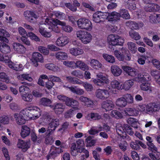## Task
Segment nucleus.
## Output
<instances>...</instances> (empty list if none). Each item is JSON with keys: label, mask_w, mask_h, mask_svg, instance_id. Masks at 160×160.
<instances>
[{"label": "nucleus", "mask_w": 160, "mask_h": 160, "mask_svg": "<svg viewBox=\"0 0 160 160\" xmlns=\"http://www.w3.org/2000/svg\"><path fill=\"white\" fill-rule=\"evenodd\" d=\"M39 24L41 25L44 24L48 25L49 29L57 33H59L60 32V29L57 26L58 25L61 26L62 30L65 32H70L73 30L71 26L67 25L66 22L60 21L58 19L43 18L40 22Z\"/></svg>", "instance_id": "1"}, {"label": "nucleus", "mask_w": 160, "mask_h": 160, "mask_svg": "<svg viewBox=\"0 0 160 160\" xmlns=\"http://www.w3.org/2000/svg\"><path fill=\"white\" fill-rule=\"evenodd\" d=\"M52 101L50 99L45 98H41L40 102V104L44 106H49L51 108H52L57 114H59L63 112L65 108V106L63 104L57 103L53 106L50 105Z\"/></svg>", "instance_id": "2"}, {"label": "nucleus", "mask_w": 160, "mask_h": 160, "mask_svg": "<svg viewBox=\"0 0 160 160\" xmlns=\"http://www.w3.org/2000/svg\"><path fill=\"white\" fill-rule=\"evenodd\" d=\"M27 112V118L29 120H35L41 116L42 111L39 108L36 106H30L24 108Z\"/></svg>", "instance_id": "3"}, {"label": "nucleus", "mask_w": 160, "mask_h": 160, "mask_svg": "<svg viewBox=\"0 0 160 160\" xmlns=\"http://www.w3.org/2000/svg\"><path fill=\"white\" fill-rule=\"evenodd\" d=\"M77 37L84 44H88L90 42L92 39L91 34L86 31L79 30L76 32Z\"/></svg>", "instance_id": "4"}, {"label": "nucleus", "mask_w": 160, "mask_h": 160, "mask_svg": "<svg viewBox=\"0 0 160 160\" xmlns=\"http://www.w3.org/2000/svg\"><path fill=\"white\" fill-rule=\"evenodd\" d=\"M26 112L24 109L21 111L19 113H15L13 114V117L15 119L17 124L18 125H22L25 124L28 119L27 118V112Z\"/></svg>", "instance_id": "5"}, {"label": "nucleus", "mask_w": 160, "mask_h": 160, "mask_svg": "<svg viewBox=\"0 0 160 160\" xmlns=\"http://www.w3.org/2000/svg\"><path fill=\"white\" fill-rule=\"evenodd\" d=\"M77 24L79 28L90 31L92 29L91 22L88 19L81 18L77 21Z\"/></svg>", "instance_id": "6"}, {"label": "nucleus", "mask_w": 160, "mask_h": 160, "mask_svg": "<svg viewBox=\"0 0 160 160\" xmlns=\"http://www.w3.org/2000/svg\"><path fill=\"white\" fill-rule=\"evenodd\" d=\"M82 152L84 153L85 155L83 154L82 155L81 160H84L85 158V157L87 158L89 157V152L88 151L86 150H83V151H82L81 149L78 148L77 147H76V144L74 143H72L71 144V153L72 156H75L78 155V152Z\"/></svg>", "instance_id": "7"}, {"label": "nucleus", "mask_w": 160, "mask_h": 160, "mask_svg": "<svg viewBox=\"0 0 160 160\" xmlns=\"http://www.w3.org/2000/svg\"><path fill=\"white\" fill-rule=\"evenodd\" d=\"M108 40L110 44L113 46L122 45L124 42L123 38L115 34H110L108 38Z\"/></svg>", "instance_id": "8"}, {"label": "nucleus", "mask_w": 160, "mask_h": 160, "mask_svg": "<svg viewBox=\"0 0 160 160\" xmlns=\"http://www.w3.org/2000/svg\"><path fill=\"white\" fill-rule=\"evenodd\" d=\"M42 17H47V18L49 19H54L51 18L53 16H54L56 18L60 19H62L64 16V14L58 11H46L44 14L42 15Z\"/></svg>", "instance_id": "9"}, {"label": "nucleus", "mask_w": 160, "mask_h": 160, "mask_svg": "<svg viewBox=\"0 0 160 160\" xmlns=\"http://www.w3.org/2000/svg\"><path fill=\"white\" fill-rule=\"evenodd\" d=\"M23 16L25 19L30 22H33L34 19H36L39 17L34 12L29 10H26L24 12Z\"/></svg>", "instance_id": "10"}, {"label": "nucleus", "mask_w": 160, "mask_h": 160, "mask_svg": "<svg viewBox=\"0 0 160 160\" xmlns=\"http://www.w3.org/2000/svg\"><path fill=\"white\" fill-rule=\"evenodd\" d=\"M31 61L34 66L37 67L38 65V62H43V58L41 54L38 52H34L32 55Z\"/></svg>", "instance_id": "11"}, {"label": "nucleus", "mask_w": 160, "mask_h": 160, "mask_svg": "<svg viewBox=\"0 0 160 160\" xmlns=\"http://www.w3.org/2000/svg\"><path fill=\"white\" fill-rule=\"evenodd\" d=\"M17 146L18 148L21 149L22 151L26 152L30 147V141L18 139L17 143Z\"/></svg>", "instance_id": "12"}, {"label": "nucleus", "mask_w": 160, "mask_h": 160, "mask_svg": "<svg viewBox=\"0 0 160 160\" xmlns=\"http://www.w3.org/2000/svg\"><path fill=\"white\" fill-rule=\"evenodd\" d=\"M69 42V38L66 36L59 37L55 42L56 45L59 47H63L68 44Z\"/></svg>", "instance_id": "13"}, {"label": "nucleus", "mask_w": 160, "mask_h": 160, "mask_svg": "<svg viewBox=\"0 0 160 160\" xmlns=\"http://www.w3.org/2000/svg\"><path fill=\"white\" fill-rule=\"evenodd\" d=\"M62 152L63 150L61 148L54 147L52 148L49 153L47 156V160L51 158H54L58 154Z\"/></svg>", "instance_id": "14"}, {"label": "nucleus", "mask_w": 160, "mask_h": 160, "mask_svg": "<svg viewBox=\"0 0 160 160\" xmlns=\"http://www.w3.org/2000/svg\"><path fill=\"white\" fill-rule=\"evenodd\" d=\"M114 107V105L112 102L109 100L103 101L102 104V109H104L105 111L112 110Z\"/></svg>", "instance_id": "15"}, {"label": "nucleus", "mask_w": 160, "mask_h": 160, "mask_svg": "<svg viewBox=\"0 0 160 160\" xmlns=\"http://www.w3.org/2000/svg\"><path fill=\"white\" fill-rule=\"evenodd\" d=\"M12 46L14 50L18 53L23 54L25 52V48L20 43L18 42L14 43L12 44Z\"/></svg>", "instance_id": "16"}, {"label": "nucleus", "mask_w": 160, "mask_h": 160, "mask_svg": "<svg viewBox=\"0 0 160 160\" xmlns=\"http://www.w3.org/2000/svg\"><path fill=\"white\" fill-rule=\"evenodd\" d=\"M69 52L72 55L77 56L83 54L84 51L82 49L78 47H73L69 49Z\"/></svg>", "instance_id": "17"}, {"label": "nucleus", "mask_w": 160, "mask_h": 160, "mask_svg": "<svg viewBox=\"0 0 160 160\" xmlns=\"http://www.w3.org/2000/svg\"><path fill=\"white\" fill-rule=\"evenodd\" d=\"M109 80L108 75L101 72V87L109 86Z\"/></svg>", "instance_id": "18"}, {"label": "nucleus", "mask_w": 160, "mask_h": 160, "mask_svg": "<svg viewBox=\"0 0 160 160\" xmlns=\"http://www.w3.org/2000/svg\"><path fill=\"white\" fill-rule=\"evenodd\" d=\"M75 67L79 68L82 70L85 71L88 70L89 69V67L81 60H77L76 62H75Z\"/></svg>", "instance_id": "19"}, {"label": "nucleus", "mask_w": 160, "mask_h": 160, "mask_svg": "<svg viewBox=\"0 0 160 160\" xmlns=\"http://www.w3.org/2000/svg\"><path fill=\"white\" fill-rule=\"evenodd\" d=\"M59 120L58 119L51 118L50 122L49 124V128H51V131L49 134H50L51 131H54L57 127L59 125Z\"/></svg>", "instance_id": "20"}, {"label": "nucleus", "mask_w": 160, "mask_h": 160, "mask_svg": "<svg viewBox=\"0 0 160 160\" xmlns=\"http://www.w3.org/2000/svg\"><path fill=\"white\" fill-rule=\"evenodd\" d=\"M30 132V128L26 125L22 126L20 134L21 137L24 138L29 135Z\"/></svg>", "instance_id": "21"}, {"label": "nucleus", "mask_w": 160, "mask_h": 160, "mask_svg": "<svg viewBox=\"0 0 160 160\" xmlns=\"http://www.w3.org/2000/svg\"><path fill=\"white\" fill-rule=\"evenodd\" d=\"M109 86L101 87V99L107 98L109 96Z\"/></svg>", "instance_id": "22"}, {"label": "nucleus", "mask_w": 160, "mask_h": 160, "mask_svg": "<svg viewBox=\"0 0 160 160\" xmlns=\"http://www.w3.org/2000/svg\"><path fill=\"white\" fill-rule=\"evenodd\" d=\"M111 72L115 76H118L120 75L122 72V70L118 66L113 65L111 67Z\"/></svg>", "instance_id": "23"}, {"label": "nucleus", "mask_w": 160, "mask_h": 160, "mask_svg": "<svg viewBox=\"0 0 160 160\" xmlns=\"http://www.w3.org/2000/svg\"><path fill=\"white\" fill-rule=\"evenodd\" d=\"M73 5L75 6H74L71 5L69 3H66L65 5L67 8L75 12L77 10V7L80 6V4L77 0H74L73 1Z\"/></svg>", "instance_id": "24"}, {"label": "nucleus", "mask_w": 160, "mask_h": 160, "mask_svg": "<svg viewBox=\"0 0 160 160\" xmlns=\"http://www.w3.org/2000/svg\"><path fill=\"white\" fill-rule=\"evenodd\" d=\"M39 32L42 36L45 38H49L52 36L50 32L48 31L46 28L42 26L39 27Z\"/></svg>", "instance_id": "25"}, {"label": "nucleus", "mask_w": 160, "mask_h": 160, "mask_svg": "<svg viewBox=\"0 0 160 160\" xmlns=\"http://www.w3.org/2000/svg\"><path fill=\"white\" fill-rule=\"evenodd\" d=\"M51 118L50 116L48 114L43 115L40 118V123L43 126L47 125L48 122L50 121Z\"/></svg>", "instance_id": "26"}, {"label": "nucleus", "mask_w": 160, "mask_h": 160, "mask_svg": "<svg viewBox=\"0 0 160 160\" xmlns=\"http://www.w3.org/2000/svg\"><path fill=\"white\" fill-rule=\"evenodd\" d=\"M56 58L59 60H65L68 58V55L67 53L59 51L57 52L55 54Z\"/></svg>", "instance_id": "27"}, {"label": "nucleus", "mask_w": 160, "mask_h": 160, "mask_svg": "<svg viewBox=\"0 0 160 160\" xmlns=\"http://www.w3.org/2000/svg\"><path fill=\"white\" fill-rule=\"evenodd\" d=\"M117 14L118 15L119 19H120V17L125 19H128L130 18L128 11L125 9H121L119 13L117 12Z\"/></svg>", "instance_id": "28"}, {"label": "nucleus", "mask_w": 160, "mask_h": 160, "mask_svg": "<svg viewBox=\"0 0 160 160\" xmlns=\"http://www.w3.org/2000/svg\"><path fill=\"white\" fill-rule=\"evenodd\" d=\"M0 50L4 54H8L11 51L9 46L1 42H0Z\"/></svg>", "instance_id": "29"}, {"label": "nucleus", "mask_w": 160, "mask_h": 160, "mask_svg": "<svg viewBox=\"0 0 160 160\" xmlns=\"http://www.w3.org/2000/svg\"><path fill=\"white\" fill-rule=\"evenodd\" d=\"M134 83V80L133 79H129L126 81L123 86V88L125 90H129L133 85Z\"/></svg>", "instance_id": "30"}, {"label": "nucleus", "mask_w": 160, "mask_h": 160, "mask_svg": "<svg viewBox=\"0 0 160 160\" xmlns=\"http://www.w3.org/2000/svg\"><path fill=\"white\" fill-rule=\"evenodd\" d=\"M116 104L117 106L120 107H125L127 105V102L123 96L117 99L116 102Z\"/></svg>", "instance_id": "31"}, {"label": "nucleus", "mask_w": 160, "mask_h": 160, "mask_svg": "<svg viewBox=\"0 0 160 160\" xmlns=\"http://www.w3.org/2000/svg\"><path fill=\"white\" fill-rule=\"evenodd\" d=\"M21 97L22 99L27 102H31L33 99V96L30 93V92L21 95Z\"/></svg>", "instance_id": "32"}, {"label": "nucleus", "mask_w": 160, "mask_h": 160, "mask_svg": "<svg viewBox=\"0 0 160 160\" xmlns=\"http://www.w3.org/2000/svg\"><path fill=\"white\" fill-rule=\"evenodd\" d=\"M7 56L8 57V58L5 60V62L7 63V64L9 68L14 70L17 62H12L10 60L12 57L11 54L8 55Z\"/></svg>", "instance_id": "33"}, {"label": "nucleus", "mask_w": 160, "mask_h": 160, "mask_svg": "<svg viewBox=\"0 0 160 160\" xmlns=\"http://www.w3.org/2000/svg\"><path fill=\"white\" fill-rule=\"evenodd\" d=\"M118 16L117 12H113L110 13H108V20L112 22L116 21L117 20L119 19Z\"/></svg>", "instance_id": "34"}, {"label": "nucleus", "mask_w": 160, "mask_h": 160, "mask_svg": "<svg viewBox=\"0 0 160 160\" xmlns=\"http://www.w3.org/2000/svg\"><path fill=\"white\" fill-rule=\"evenodd\" d=\"M129 35L132 39L136 40H138L141 38V36L139 33L132 30L129 31Z\"/></svg>", "instance_id": "35"}, {"label": "nucleus", "mask_w": 160, "mask_h": 160, "mask_svg": "<svg viewBox=\"0 0 160 160\" xmlns=\"http://www.w3.org/2000/svg\"><path fill=\"white\" fill-rule=\"evenodd\" d=\"M125 113L129 116H136L138 112L135 108H127L125 110Z\"/></svg>", "instance_id": "36"}, {"label": "nucleus", "mask_w": 160, "mask_h": 160, "mask_svg": "<svg viewBox=\"0 0 160 160\" xmlns=\"http://www.w3.org/2000/svg\"><path fill=\"white\" fill-rule=\"evenodd\" d=\"M45 67L47 69L54 72H57L60 70L58 66L53 63L47 64L45 65Z\"/></svg>", "instance_id": "37"}, {"label": "nucleus", "mask_w": 160, "mask_h": 160, "mask_svg": "<svg viewBox=\"0 0 160 160\" xmlns=\"http://www.w3.org/2000/svg\"><path fill=\"white\" fill-rule=\"evenodd\" d=\"M18 79L21 81L27 80L29 82L32 81V78L31 77L29 76L28 74H23L20 75L18 77Z\"/></svg>", "instance_id": "38"}, {"label": "nucleus", "mask_w": 160, "mask_h": 160, "mask_svg": "<svg viewBox=\"0 0 160 160\" xmlns=\"http://www.w3.org/2000/svg\"><path fill=\"white\" fill-rule=\"evenodd\" d=\"M79 100L82 102L88 105L91 106L93 104V102L90 99L86 97L81 96Z\"/></svg>", "instance_id": "39"}, {"label": "nucleus", "mask_w": 160, "mask_h": 160, "mask_svg": "<svg viewBox=\"0 0 160 160\" xmlns=\"http://www.w3.org/2000/svg\"><path fill=\"white\" fill-rule=\"evenodd\" d=\"M126 26L130 27L131 29H137L139 28L138 24L135 22L129 21L126 22Z\"/></svg>", "instance_id": "40"}, {"label": "nucleus", "mask_w": 160, "mask_h": 160, "mask_svg": "<svg viewBox=\"0 0 160 160\" xmlns=\"http://www.w3.org/2000/svg\"><path fill=\"white\" fill-rule=\"evenodd\" d=\"M128 48L131 52L134 53L137 50V48L135 43L132 42H128L127 43Z\"/></svg>", "instance_id": "41"}, {"label": "nucleus", "mask_w": 160, "mask_h": 160, "mask_svg": "<svg viewBox=\"0 0 160 160\" xmlns=\"http://www.w3.org/2000/svg\"><path fill=\"white\" fill-rule=\"evenodd\" d=\"M123 96L127 102V103L131 104L133 102V97L131 94L127 93L123 95Z\"/></svg>", "instance_id": "42"}, {"label": "nucleus", "mask_w": 160, "mask_h": 160, "mask_svg": "<svg viewBox=\"0 0 160 160\" xmlns=\"http://www.w3.org/2000/svg\"><path fill=\"white\" fill-rule=\"evenodd\" d=\"M116 131L118 134L121 137H124L126 135V132L124 131L123 127L122 126H117L116 128Z\"/></svg>", "instance_id": "43"}, {"label": "nucleus", "mask_w": 160, "mask_h": 160, "mask_svg": "<svg viewBox=\"0 0 160 160\" xmlns=\"http://www.w3.org/2000/svg\"><path fill=\"white\" fill-rule=\"evenodd\" d=\"M19 90L21 95L22 94H26L30 92L29 88L25 85L21 86L19 88Z\"/></svg>", "instance_id": "44"}, {"label": "nucleus", "mask_w": 160, "mask_h": 160, "mask_svg": "<svg viewBox=\"0 0 160 160\" xmlns=\"http://www.w3.org/2000/svg\"><path fill=\"white\" fill-rule=\"evenodd\" d=\"M0 122L4 125L8 124L10 122V118L6 115L1 117H0Z\"/></svg>", "instance_id": "45"}, {"label": "nucleus", "mask_w": 160, "mask_h": 160, "mask_svg": "<svg viewBox=\"0 0 160 160\" xmlns=\"http://www.w3.org/2000/svg\"><path fill=\"white\" fill-rule=\"evenodd\" d=\"M86 146L91 147L93 146L96 142V140L94 139H92L91 136H89L86 139Z\"/></svg>", "instance_id": "46"}, {"label": "nucleus", "mask_w": 160, "mask_h": 160, "mask_svg": "<svg viewBox=\"0 0 160 160\" xmlns=\"http://www.w3.org/2000/svg\"><path fill=\"white\" fill-rule=\"evenodd\" d=\"M103 57L106 60L110 63H113L115 62V58L112 56L107 54H103Z\"/></svg>", "instance_id": "47"}, {"label": "nucleus", "mask_w": 160, "mask_h": 160, "mask_svg": "<svg viewBox=\"0 0 160 160\" xmlns=\"http://www.w3.org/2000/svg\"><path fill=\"white\" fill-rule=\"evenodd\" d=\"M111 85L112 88L120 90L121 88V86L117 81L114 80L111 82Z\"/></svg>", "instance_id": "48"}, {"label": "nucleus", "mask_w": 160, "mask_h": 160, "mask_svg": "<svg viewBox=\"0 0 160 160\" xmlns=\"http://www.w3.org/2000/svg\"><path fill=\"white\" fill-rule=\"evenodd\" d=\"M5 32V30L3 28H0V41L3 42L8 43V39L6 37L1 35H4Z\"/></svg>", "instance_id": "49"}, {"label": "nucleus", "mask_w": 160, "mask_h": 160, "mask_svg": "<svg viewBox=\"0 0 160 160\" xmlns=\"http://www.w3.org/2000/svg\"><path fill=\"white\" fill-rule=\"evenodd\" d=\"M0 78L1 80L3 82H5L7 83L10 82L8 77L4 72H2L0 73Z\"/></svg>", "instance_id": "50"}, {"label": "nucleus", "mask_w": 160, "mask_h": 160, "mask_svg": "<svg viewBox=\"0 0 160 160\" xmlns=\"http://www.w3.org/2000/svg\"><path fill=\"white\" fill-rule=\"evenodd\" d=\"M149 156L152 160H160V153L159 152H157L154 153H150L149 154Z\"/></svg>", "instance_id": "51"}, {"label": "nucleus", "mask_w": 160, "mask_h": 160, "mask_svg": "<svg viewBox=\"0 0 160 160\" xmlns=\"http://www.w3.org/2000/svg\"><path fill=\"white\" fill-rule=\"evenodd\" d=\"M140 88L143 91L150 90L151 91V88L150 85L148 83H142L140 85Z\"/></svg>", "instance_id": "52"}, {"label": "nucleus", "mask_w": 160, "mask_h": 160, "mask_svg": "<svg viewBox=\"0 0 160 160\" xmlns=\"http://www.w3.org/2000/svg\"><path fill=\"white\" fill-rule=\"evenodd\" d=\"M139 140H136L135 142H131L130 143L131 147L133 149L139 150L141 149L139 144L138 143Z\"/></svg>", "instance_id": "53"}, {"label": "nucleus", "mask_w": 160, "mask_h": 160, "mask_svg": "<svg viewBox=\"0 0 160 160\" xmlns=\"http://www.w3.org/2000/svg\"><path fill=\"white\" fill-rule=\"evenodd\" d=\"M76 112L74 110L71 109L65 113L64 116L65 118H70L74 116Z\"/></svg>", "instance_id": "54"}, {"label": "nucleus", "mask_w": 160, "mask_h": 160, "mask_svg": "<svg viewBox=\"0 0 160 160\" xmlns=\"http://www.w3.org/2000/svg\"><path fill=\"white\" fill-rule=\"evenodd\" d=\"M125 130L130 135H132L134 133V131L132 128L129 125L127 124H125L123 125Z\"/></svg>", "instance_id": "55"}, {"label": "nucleus", "mask_w": 160, "mask_h": 160, "mask_svg": "<svg viewBox=\"0 0 160 160\" xmlns=\"http://www.w3.org/2000/svg\"><path fill=\"white\" fill-rule=\"evenodd\" d=\"M99 116L97 113H91L86 116V118L88 119H91L96 120L99 119Z\"/></svg>", "instance_id": "56"}, {"label": "nucleus", "mask_w": 160, "mask_h": 160, "mask_svg": "<svg viewBox=\"0 0 160 160\" xmlns=\"http://www.w3.org/2000/svg\"><path fill=\"white\" fill-rule=\"evenodd\" d=\"M71 74L72 75L82 78L83 77V73L80 70H74L72 72Z\"/></svg>", "instance_id": "57"}, {"label": "nucleus", "mask_w": 160, "mask_h": 160, "mask_svg": "<svg viewBox=\"0 0 160 160\" xmlns=\"http://www.w3.org/2000/svg\"><path fill=\"white\" fill-rule=\"evenodd\" d=\"M38 49L39 52L45 55H48L49 53V50L46 47L40 46L38 47Z\"/></svg>", "instance_id": "58"}, {"label": "nucleus", "mask_w": 160, "mask_h": 160, "mask_svg": "<svg viewBox=\"0 0 160 160\" xmlns=\"http://www.w3.org/2000/svg\"><path fill=\"white\" fill-rule=\"evenodd\" d=\"M28 36L32 40H34L36 42L39 41L40 39L35 34L31 32H28Z\"/></svg>", "instance_id": "59"}, {"label": "nucleus", "mask_w": 160, "mask_h": 160, "mask_svg": "<svg viewBox=\"0 0 160 160\" xmlns=\"http://www.w3.org/2000/svg\"><path fill=\"white\" fill-rule=\"evenodd\" d=\"M119 148L123 151H125L127 150L128 144L126 141H124L118 143V144Z\"/></svg>", "instance_id": "60"}, {"label": "nucleus", "mask_w": 160, "mask_h": 160, "mask_svg": "<svg viewBox=\"0 0 160 160\" xmlns=\"http://www.w3.org/2000/svg\"><path fill=\"white\" fill-rule=\"evenodd\" d=\"M100 153V148H97L93 152L94 158L96 160H100L99 154Z\"/></svg>", "instance_id": "61"}, {"label": "nucleus", "mask_w": 160, "mask_h": 160, "mask_svg": "<svg viewBox=\"0 0 160 160\" xmlns=\"http://www.w3.org/2000/svg\"><path fill=\"white\" fill-rule=\"evenodd\" d=\"M18 30L19 34L22 36V37H24L28 35V34L26 30L22 27H19L18 28Z\"/></svg>", "instance_id": "62"}, {"label": "nucleus", "mask_w": 160, "mask_h": 160, "mask_svg": "<svg viewBox=\"0 0 160 160\" xmlns=\"http://www.w3.org/2000/svg\"><path fill=\"white\" fill-rule=\"evenodd\" d=\"M114 54L118 59L120 61H123L124 59V56L119 53L118 50H116L114 51Z\"/></svg>", "instance_id": "63"}, {"label": "nucleus", "mask_w": 160, "mask_h": 160, "mask_svg": "<svg viewBox=\"0 0 160 160\" xmlns=\"http://www.w3.org/2000/svg\"><path fill=\"white\" fill-rule=\"evenodd\" d=\"M111 115L112 117H115V118H118L122 117V115L119 112L116 110L112 111L111 112Z\"/></svg>", "instance_id": "64"}]
</instances>
